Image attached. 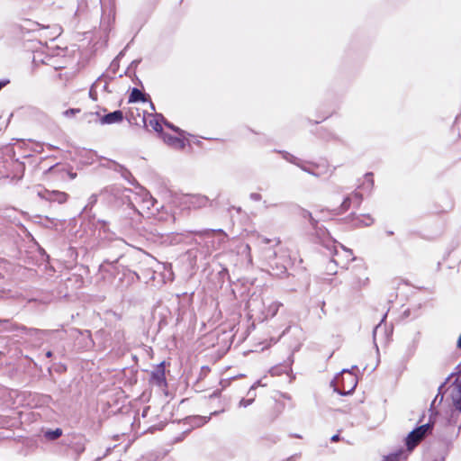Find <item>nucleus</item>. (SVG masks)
I'll return each mask as SVG.
<instances>
[{
	"mask_svg": "<svg viewBox=\"0 0 461 461\" xmlns=\"http://www.w3.org/2000/svg\"><path fill=\"white\" fill-rule=\"evenodd\" d=\"M448 397L451 400V410L448 423L461 426V373L457 375L455 382L448 388Z\"/></svg>",
	"mask_w": 461,
	"mask_h": 461,
	"instance_id": "nucleus-1",
	"label": "nucleus"
},
{
	"mask_svg": "<svg viewBox=\"0 0 461 461\" xmlns=\"http://www.w3.org/2000/svg\"><path fill=\"white\" fill-rule=\"evenodd\" d=\"M357 384V376L348 370H343L340 376H338L335 379V386L343 394L351 393L355 389Z\"/></svg>",
	"mask_w": 461,
	"mask_h": 461,
	"instance_id": "nucleus-2",
	"label": "nucleus"
},
{
	"mask_svg": "<svg viewBox=\"0 0 461 461\" xmlns=\"http://www.w3.org/2000/svg\"><path fill=\"white\" fill-rule=\"evenodd\" d=\"M166 126L173 130L176 134L162 133L161 137L164 142L175 149H183L187 141L186 133L170 123H166Z\"/></svg>",
	"mask_w": 461,
	"mask_h": 461,
	"instance_id": "nucleus-3",
	"label": "nucleus"
},
{
	"mask_svg": "<svg viewBox=\"0 0 461 461\" xmlns=\"http://www.w3.org/2000/svg\"><path fill=\"white\" fill-rule=\"evenodd\" d=\"M430 425L425 424L412 430L406 438V446L408 449L412 450L429 431Z\"/></svg>",
	"mask_w": 461,
	"mask_h": 461,
	"instance_id": "nucleus-4",
	"label": "nucleus"
},
{
	"mask_svg": "<svg viewBox=\"0 0 461 461\" xmlns=\"http://www.w3.org/2000/svg\"><path fill=\"white\" fill-rule=\"evenodd\" d=\"M148 106L143 107H133L130 110V117L134 122L135 124H147V116H148Z\"/></svg>",
	"mask_w": 461,
	"mask_h": 461,
	"instance_id": "nucleus-5",
	"label": "nucleus"
},
{
	"mask_svg": "<svg viewBox=\"0 0 461 461\" xmlns=\"http://www.w3.org/2000/svg\"><path fill=\"white\" fill-rule=\"evenodd\" d=\"M167 123L164 122V118L161 114H151L148 113L147 116V124L145 126L151 127L155 131L162 134V123Z\"/></svg>",
	"mask_w": 461,
	"mask_h": 461,
	"instance_id": "nucleus-6",
	"label": "nucleus"
},
{
	"mask_svg": "<svg viewBox=\"0 0 461 461\" xmlns=\"http://www.w3.org/2000/svg\"><path fill=\"white\" fill-rule=\"evenodd\" d=\"M139 101H141L142 106H148L151 111L155 110L153 104L150 102H147L143 96V94L140 90L134 88L131 91V94L129 98V102L135 103V102H139Z\"/></svg>",
	"mask_w": 461,
	"mask_h": 461,
	"instance_id": "nucleus-7",
	"label": "nucleus"
},
{
	"mask_svg": "<svg viewBox=\"0 0 461 461\" xmlns=\"http://www.w3.org/2000/svg\"><path fill=\"white\" fill-rule=\"evenodd\" d=\"M123 119V114L121 111H115L103 116L100 120L102 124H113L121 122Z\"/></svg>",
	"mask_w": 461,
	"mask_h": 461,
	"instance_id": "nucleus-8",
	"label": "nucleus"
},
{
	"mask_svg": "<svg viewBox=\"0 0 461 461\" xmlns=\"http://www.w3.org/2000/svg\"><path fill=\"white\" fill-rule=\"evenodd\" d=\"M360 221L365 226H369L373 222V219L369 215H363L360 219Z\"/></svg>",
	"mask_w": 461,
	"mask_h": 461,
	"instance_id": "nucleus-9",
	"label": "nucleus"
},
{
	"mask_svg": "<svg viewBox=\"0 0 461 461\" xmlns=\"http://www.w3.org/2000/svg\"><path fill=\"white\" fill-rule=\"evenodd\" d=\"M77 113H79L78 109H68V110H66L63 113V114H64L65 117H72L75 114H77Z\"/></svg>",
	"mask_w": 461,
	"mask_h": 461,
	"instance_id": "nucleus-10",
	"label": "nucleus"
},
{
	"mask_svg": "<svg viewBox=\"0 0 461 461\" xmlns=\"http://www.w3.org/2000/svg\"><path fill=\"white\" fill-rule=\"evenodd\" d=\"M398 454H393L390 456H385L383 461H397L398 460Z\"/></svg>",
	"mask_w": 461,
	"mask_h": 461,
	"instance_id": "nucleus-11",
	"label": "nucleus"
},
{
	"mask_svg": "<svg viewBox=\"0 0 461 461\" xmlns=\"http://www.w3.org/2000/svg\"><path fill=\"white\" fill-rule=\"evenodd\" d=\"M345 252L348 254V259L350 261L354 260L355 258L352 257V251L349 249H344Z\"/></svg>",
	"mask_w": 461,
	"mask_h": 461,
	"instance_id": "nucleus-12",
	"label": "nucleus"
},
{
	"mask_svg": "<svg viewBox=\"0 0 461 461\" xmlns=\"http://www.w3.org/2000/svg\"><path fill=\"white\" fill-rule=\"evenodd\" d=\"M8 83H9V81H8V80L1 81V82H0V89H1L2 87H4L5 86H6Z\"/></svg>",
	"mask_w": 461,
	"mask_h": 461,
	"instance_id": "nucleus-13",
	"label": "nucleus"
},
{
	"mask_svg": "<svg viewBox=\"0 0 461 461\" xmlns=\"http://www.w3.org/2000/svg\"><path fill=\"white\" fill-rule=\"evenodd\" d=\"M60 196L62 197V199H65L66 195L64 194H61Z\"/></svg>",
	"mask_w": 461,
	"mask_h": 461,
	"instance_id": "nucleus-14",
	"label": "nucleus"
}]
</instances>
